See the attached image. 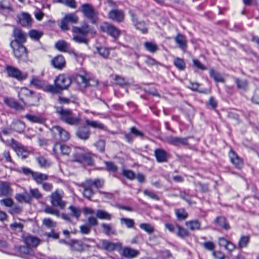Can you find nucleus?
<instances>
[{"mask_svg":"<svg viewBox=\"0 0 259 259\" xmlns=\"http://www.w3.org/2000/svg\"><path fill=\"white\" fill-rule=\"evenodd\" d=\"M37 161L41 167H47L50 165V163L47 159L43 157L37 158Z\"/></svg>","mask_w":259,"mask_h":259,"instance_id":"338daca9","label":"nucleus"},{"mask_svg":"<svg viewBox=\"0 0 259 259\" xmlns=\"http://www.w3.org/2000/svg\"><path fill=\"white\" fill-rule=\"evenodd\" d=\"M97 53L102 57L107 58L109 55V50L105 47H101L97 48Z\"/></svg>","mask_w":259,"mask_h":259,"instance_id":"a18cd8bd","label":"nucleus"},{"mask_svg":"<svg viewBox=\"0 0 259 259\" xmlns=\"http://www.w3.org/2000/svg\"><path fill=\"white\" fill-rule=\"evenodd\" d=\"M144 47L146 49L151 53H154L157 50V45L152 42H145Z\"/></svg>","mask_w":259,"mask_h":259,"instance_id":"49530a36","label":"nucleus"},{"mask_svg":"<svg viewBox=\"0 0 259 259\" xmlns=\"http://www.w3.org/2000/svg\"><path fill=\"white\" fill-rule=\"evenodd\" d=\"M229 158L231 163L237 168L240 169L243 165L242 159L237 155V154L231 150L229 153Z\"/></svg>","mask_w":259,"mask_h":259,"instance_id":"f3484780","label":"nucleus"},{"mask_svg":"<svg viewBox=\"0 0 259 259\" xmlns=\"http://www.w3.org/2000/svg\"><path fill=\"white\" fill-rule=\"evenodd\" d=\"M235 82L239 89L246 90L248 86L246 80H241L238 78H234Z\"/></svg>","mask_w":259,"mask_h":259,"instance_id":"ea45409f","label":"nucleus"},{"mask_svg":"<svg viewBox=\"0 0 259 259\" xmlns=\"http://www.w3.org/2000/svg\"><path fill=\"white\" fill-rule=\"evenodd\" d=\"M139 227L141 229L144 230L145 232H147L149 234H151L154 232L153 227L149 224H141Z\"/></svg>","mask_w":259,"mask_h":259,"instance_id":"3c124183","label":"nucleus"},{"mask_svg":"<svg viewBox=\"0 0 259 259\" xmlns=\"http://www.w3.org/2000/svg\"><path fill=\"white\" fill-rule=\"evenodd\" d=\"M214 223L225 230H229L230 229V225L224 217H217L214 220Z\"/></svg>","mask_w":259,"mask_h":259,"instance_id":"b1692460","label":"nucleus"},{"mask_svg":"<svg viewBox=\"0 0 259 259\" xmlns=\"http://www.w3.org/2000/svg\"><path fill=\"white\" fill-rule=\"evenodd\" d=\"M85 123L87 125L91 126L94 128L103 129L104 128V125L97 121H91L89 119H86Z\"/></svg>","mask_w":259,"mask_h":259,"instance_id":"8fccbe9b","label":"nucleus"},{"mask_svg":"<svg viewBox=\"0 0 259 259\" xmlns=\"http://www.w3.org/2000/svg\"><path fill=\"white\" fill-rule=\"evenodd\" d=\"M109 19L117 22H122L124 18V14L122 11L118 9L111 10L108 14Z\"/></svg>","mask_w":259,"mask_h":259,"instance_id":"4468645a","label":"nucleus"},{"mask_svg":"<svg viewBox=\"0 0 259 259\" xmlns=\"http://www.w3.org/2000/svg\"><path fill=\"white\" fill-rule=\"evenodd\" d=\"M42 90L45 92H50L51 93H59L61 92L58 87L55 84V86H53L51 84L46 85L45 84Z\"/></svg>","mask_w":259,"mask_h":259,"instance_id":"79ce46f5","label":"nucleus"},{"mask_svg":"<svg viewBox=\"0 0 259 259\" xmlns=\"http://www.w3.org/2000/svg\"><path fill=\"white\" fill-rule=\"evenodd\" d=\"M122 174L124 176L130 180H134L136 176L135 174L131 170L128 169H122Z\"/></svg>","mask_w":259,"mask_h":259,"instance_id":"4d7b16f0","label":"nucleus"},{"mask_svg":"<svg viewBox=\"0 0 259 259\" xmlns=\"http://www.w3.org/2000/svg\"><path fill=\"white\" fill-rule=\"evenodd\" d=\"M64 193L62 191L56 190L52 193L50 196L51 204L55 206H58L60 208H63L65 205V202L62 200Z\"/></svg>","mask_w":259,"mask_h":259,"instance_id":"0eeeda50","label":"nucleus"},{"mask_svg":"<svg viewBox=\"0 0 259 259\" xmlns=\"http://www.w3.org/2000/svg\"><path fill=\"white\" fill-rule=\"evenodd\" d=\"M81 11L86 17L92 20L93 23H95L94 18L96 17L97 13L91 5L89 4L82 5Z\"/></svg>","mask_w":259,"mask_h":259,"instance_id":"9b49d317","label":"nucleus"},{"mask_svg":"<svg viewBox=\"0 0 259 259\" xmlns=\"http://www.w3.org/2000/svg\"><path fill=\"white\" fill-rule=\"evenodd\" d=\"M57 113L60 115V119L62 120L70 125L77 124L80 119L79 116L74 117L73 116L70 110L64 109L63 108L58 109Z\"/></svg>","mask_w":259,"mask_h":259,"instance_id":"20e7f679","label":"nucleus"},{"mask_svg":"<svg viewBox=\"0 0 259 259\" xmlns=\"http://www.w3.org/2000/svg\"><path fill=\"white\" fill-rule=\"evenodd\" d=\"M179 48L184 52H187V40L185 37L179 33Z\"/></svg>","mask_w":259,"mask_h":259,"instance_id":"4c0bfd02","label":"nucleus"},{"mask_svg":"<svg viewBox=\"0 0 259 259\" xmlns=\"http://www.w3.org/2000/svg\"><path fill=\"white\" fill-rule=\"evenodd\" d=\"M96 215L97 218L101 220H110L112 218L111 214L102 209H99L97 211Z\"/></svg>","mask_w":259,"mask_h":259,"instance_id":"72a5a7b5","label":"nucleus"},{"mask_svg":"<svg viewBox=\"0 0 259 259\" xmlns=\"http://www.w3.org/2000/svg\"><path fill=\"white\" fill-rule=\"evenodd\" d=\"M72 250L78 252H81L86 250L89 246L83 244L78 240H71L69 243L67 244Z\"/></svg>","mask_w":259,"mask_h":259,"instance_id":"2eb2a0df","label":"nucleus"},{"mask_svg":"<svg viewBox=\"0 0 259 259\" xmlns=\"http://www.w3.org/2000/svg\"><path fill=\"white\" fill-rule=\"evenodd\" d=\"M24 127V124L19 120L14 121L11 125V129L18 133L23 131Z\"/></svg>","mask_w":259,"mask_h":259,"instance_id":"7c9ffc66","label":"nucleus"},{"mask_svg":"<svg viewBox=\"0 0 259 259\" xmlns=\"http://www.w3.org/2000/svg\"><path fill=\"white\" fill-rule=\"evenodd\" d=\"M54 67L58 69H61L65 67L66 62L64 57L61 55L55 57L51 61Z\"/></svg>","mask_w":259,"mask_h":259,"instance_id":"412c9836","label":"nucleus"},{"mask_svg":"<svg viewBox=\"0 0 259 259\" xmlns=\"http://www.w3.org/2000/svg\"><path fill=\"white\" fill-rule=\"evenodd\" d=\"M194 139L192 137L184 138H179V144L187 146L189 148H192Z\"/></svg>","mask_w":259,"mask_h":259,"instance_id":"2f4dec72","label":"nucleus"},{"mask_svg":"<svg viewBox=\"0 0 259 259\" xmlns=\"http://www.w3.org/2000/svg\"><path fill=\"white\" fill-rule=\"evenodd\" d=\"M202 246L205 249L209 251H213L215 247L214 244L211 241H207L203 243Z\"/></svg>","mask_w":259,"mask_h":259,"instance_id":"052dcab7","label":"nucleus"},{"mask_svg":"<svg viewBox=\"0 0 259 259\" xmlns=\"http://www.w3.org/2000/svg\"><path fill=\"white\" fill-rule=\"evenodd\" d=\"M249 240H250L249 236H248V235L242 236L239 241V242H238V247L239 248H242L246 247L249 242Z\"/></svg>","mask_w":259,"mask_h":259,"instance_id":"37998d69","label":"nucleus"},{"mask_svg":"<svg viewBox=\"0 0 259 259\" xmlns=\"http://www.w3.org/2000/svg\"><path fill=\"white\" fill-rule=\"evenodd\" d=\"M194 66L201 70H206L207 68L203 65L198 60L193 59V60Z\"/></svg>","mask_w":259,"mask_h":259,"instance_id":"e2e57ef3","label":"nucleus"},{"mask_svg":"<svg viewBox=\"0 0 259 259\" xmlns=\"http://www.w3.org/2000/svg\"><path fill=\"white\" fill-rule=\"evenodd\" d=\"M29 192L31 196L35 199H39L42 197V195L37 189H30Z\"/></svg>","mask_w":259,"mask_h":259,"instance_id":"5fc2aeb1","label":"nucleus"},{"mask_svg":"<svg viewBox=\"0 0 259 259\" xmlns=\"http://www.w3.org/2000/svg\"><path fill=\"white\" fill-rule=\"evenodd\" d=\"M77 136L82 140H87L90 136L89 131L85 128H81L76 132Z\"/></svg>","mask_w":259,"mask_h":259,"instance_id":"c9c22d12","label":"nucleus"},{"mask_svg":"<svg viewBox=\"0 0 259 259\" xmlns=\"http://www.w3.org/2000/svg\"><path fill=\"white\" fill-rule=\"evenodd\" d=\"M53 150L55 153H57L60 151L63 155L68 156L71 151V148L66 145H60L56 143L54 145Z\"/></svg>","mask_w":259,"mask_h":259,"instance_id":"a211bd4d","label":"nucleus"},{"mask_svg":"<svg viewBox=\"0 0 259 259\" xmlns=\"http://www.w3.org/2000/svg\"><path fill=\"white\" fill-rule=\"evenodd\" d=\"M18 22L23 26H28L31 25L32 19L28 13H22L18 16Z\"/></svg>","mask_w":259,"mask_h":259,"instance_id":"aec40b11","label":"nucleus"},{"mask_svg":"<svg viewBox=\"0 0 259 259\" xmlns=\"http://www.w3.org/2000/svg\"><path fill=\"white\" fill-rule=\"evenodd\" d=\"M42 223H43V225H44L46 227H47L51 229H53L56 226V223L54 222H53L50 219H44Z\"/></svg>","mask_w":259,"mask_h":259,"instance_id":"13d9d810","label":"nucleus"},{"mask_svg":"<svg viewBox=\"0 0 259 259\" xmlns=\"http://www.w3.org/2000/svg\"><path fill=\"white\" fill-rule=\"evenodd\" d=\"M2 205L6 207H12L13 205V201L10 198H6L0 200Z\"/></svg>","mask_w":259,"mask_h":259,"instance_id":"680f3d73","label":"nucleus"},{"mask_svg":"<svg viewBox=\"0 0 259 259\" xmlns=\"http://www.w3.org/2000/svg\"><path fill=\"white\" fill-rule=\"evenodd\" d=\"M212 254L215 259H228L226 255L221 251L213 250Z\"/></svg>","mask_w":259,"mask_h":259,"instance_id":"69168bd1","label":"nucleus"},{"mask_svg":"<svg viewBox=\"0 0 259 259\" xmlns=\"http://www.w3.org/2000/svg\"><path fill=\"white\" fill-rule=\"evenodd\" d=\"M25 117L30 122L33 123H42L44 119L39 116L27 114L25 115Z\"/></svg>","mask_w":259,"mask_h":259,"instance_id":"58836bf2","label":"nucleus"},{"mask_svg":"<svg viewBox=\"0 0 259 259\" xmlns=\"http://www.w3.org/2000/svg\"><path fill=\"white\" fill-rule=\"evenodd\" d=\"M102 245L104 248L108 251H113L117 248H120L122 247V244L121 243L118 242L114 243L107 240H103Z\"/></svg>","mask_w":259,"mask_h":259,"instance_id":"393cba45","label":"nucleus"},{"mask_svg":"<svg viewBox=\"0 0 259 259\" xmlns=\"http://www.w3.org/2000/svg\"><path fill=\"white\" fill-rule=\"evenodd\" d=\"M15 199L19 202L29 203L31 201L30 196L24 194H17L15 196Z\"/></svg>","mask_w":259,"mask_h":259,"instance_id":"c03bdc74","label":"nucleus"},{"mask_svg":"<svg viewBox=\"0 0 259 259\" xmlns=\"http://www.w3.org/2000/svg\"><path fill=\"white\" fill-rule=\"evenodd\" d=\"M90 183H89V182L85 181L82 184V186L84 188V190L82 193L83 195L89 199H90L91 197H92L94 194V192L91 189V187L90 186Z\"/></svg>","mask_w":259,"mask_h":259,"instance_id":"c85d7f7f","label":"nucleus"},{"mask_svg":"<svg viewBox=\"0 0 259 259\" xmlns=\"http://www.w3.org/2000/svg\"><path fill=\"white\" fill-rule=\"evenodd\" d=\"M55 47L60 51H65L68 48V45L64 40H59L56 43Z\"/></svg>","mask_w":259,"mask_h":259,"instance_id":"09e8293b","label":"nucleus"},{"mask_svg":"<svg viewBox=\"0 0 259 259\" xmlns=\"http://www.w3.org/2000/svg\"><path fill=\"white\" fill-rule=\"evenodd\" d=\"M120 221L121 223H124L128 228H133L135 225V222L132 219L122 218Z\"/></svg>","mask_w":259,"mask_h":259,"instance_id":"6e6d98bb","label":"nucleus"},{"mask_svg":"<svg viewBox=\"0 0 259 259\" xmlns=\"http://www.w3.org/2000/svg\"><path fill=\"white\" fill-rule=\"evenodd\" d=\"M13 36L15 39L13 41H16L17 43L22 44L26 41V35L19 28H15L13 31Z\"/></svg>","mask_w":259,"mask_h":259,"instance_id":"4be33fe9","label":"nucleus"},{"mask_svg":"<svg viewBox=\"0 0 259 259\" xmlns=\"http://www.w3.org/2000/svg\"><path fill=\"white\" fill-rule=\"evenodd\" d=\"M131 15L136 28L140 30L143 33L147 32V29L146 27L145 23L142 21L138 22L133 13H131Z\"/></svg>","mask_w":259,"mask_h":259,"instance_id":"bb28decb","label":"nucleus"},{"mask_svg":"<svg viewBox=\"0 0 259 259\" xmlns=\"http://www.w3.org/2000/svg\"><path fill=\"white\" fill-rule=\"evenodd\" d=\"M200 86V84L198 82H190V86L189 88L193 91H198L200 93H206L207 90H205V91H199L198 88Z\"/></svg>","mask_w":259,"mask_h":259,"instance_id":"864d4df0","label":"nucleus"},{"mask_svg":"<svg viewBox=\"0 0 259 259\" xmlns=\"http://www.w3.org/2000/svg\"><path fill=\"white\" fill-rule=\"evenodd\" d=\"M32 178L37 184H41L43 181L47 180L48 176L46 175L38 172H34L32 174Z\"/></svg>","mask_w":259,"mask_h":259,"instance_id":"cd10ccee","label":"nucleus"},{"mask_svg":"<svg viewBox=\"0 0 259 259\" xmlns=\"http://www.w3.org/2000/svg\"><path fill=\"white\" fill-rule=\"evenodd\" d=\"M104 233L107 235H114L116 233L115 230L113 229L111 225L103 223L101 225Z\"/></svg>","mask_w":259,"mask_h":259,"instance_id":"a19ab883","label":"nucleus"},{"mask_svg":"<svg viewBox=\"0 0 259 259\" xmlns=\"http://www.w3.org/2000/svg\"><path fill=\"white\" fill-rule=\"evenodd\" d=\"M20 99L30 106H35L38 104L40 96L27 88H22L18 92Z\"/></svg>","mask_w":259,"mask_h":259,"instance_id":"f257e3e1","label":"nucleus"},{"mask_svg":"<svg viewBox=\"0 0 259 259\" xmlns=\"http://www.w3.org/2000/svg\"><path fill=\"white\" fill-rule=\"evenodd\" d=\"M209 75L216 82H225L224 78L221 74L215 71L213 68H210L209 70Z\"/></svg>","mask_w":259,"mask_h":259,"instance_id":"c756f323","label":"nucleus"},{"mask_svg":"<svg viewBox=\"0 0 259 259\" xmlns=\"http://www.w3.org/2000/svg\"><path fill=\"white\" fill-rule=\"evenodd\" d=\"M100 28L103 31L107 32L114 38L117 37L120 34V31L118 29L107 23H103L101 25Z\"/></svg>","mask_w":259,"mask_h":259,"instance_id":"ddd939ff","label":"nucleus"},{"mask_svg":"<svg viewBox=\"0 0 259 259\" xmlns=\"http://www.w3.org/2000/svg\"><path fill=\"white\" fill-rule=\"evenodd\" d=\"M11 193L10 184L7 182L0 183V196H7Z\"/></svg>","mask_w":259,"mask_h":259,"instance_id":"a878e982","label":"nucleus"},{"mask_svg":"<svg viewBox=\"0 0 259 259\" xmlns=\"http://www.w3.org/2000/svg\"><path fill=\"white\" fill-rule=\"evenodd\" d=\"M30 84L34 86L35 88L42 89L45 84V82L43 80H41L37 77L32 76L30 81Z\"/></svg>","mask_w":259,"mask_h":259,"instance_id":"473e14b6","label":"nucleus"},{"mask_svg":"<svg viewBox=\"0 0 259 259\" xmlns=\"http://www.w3.org/2000/svg\"><path fill=\"white\" fill-rule=\"evenodd\" d=\"M69 209L71 212V214L72 216L75 217L77 219L79 218L81 211L78 208L74 206H70Z\"/></svg>","mask_w":259,"mask_h":259,"instance_id":"bf43d9fd","label":"nucleus"},{"mask_svg":"<svg viewBox=\"0 0 259 259\" xmlns=\"http://www.w3.org/2000/svg\"><path fill=\"white\" fill-rule=\"evenodd\" d=\"M45 212L47 213L54 214L58 217L59 216V211L57 209H54L50 206L46 207V208L45 209Z\"/></svg>","mask_w":259,"mask_h":259,"instance_id":"0e129e2a","label":"nucleus"},{"mask_svg":"<svg viewBox=\"0 0 259 259\" xmlns=\"http://www.w3.org/2000/svg\"><path fill=\"white\" fill-rule=\"evenodd\" d=\"M76 80L78 83L82 85L83 87L93 86L97 84V82L96 81L91 79H88L82 75L77 76L76 77Z\"/></svg>","mask_w":259,"mask_h":259,"instance_id":"5701e85b","label":"nucleus"},{"mask_svg":"<svg viewBox=\"0 0 259 259\" xmlns=\"http://www.w3.org/2000/svg\"><path fill=\"white\" fill-rule=\"evenodd\" d=\"M24 241L28 248L35 247L38 245L40 242V240L39 238L28 235L24 238Z\"/></svg>","mask_w":259,"mask_h":259,"instance_id":"6ab92c4d","label":"nucleus"},{"mask_svg":"<svg viewBox=\"0 0 259 259\" xmlns=\"http://www.w3.org/2000/svg\"><path fill=\"white\" fill-rule=\"evenodd\" d=\"M10 46L13 50L14 55L15 57L21 61H25L27 58V54L25 47L16 41H12Z\"/></svg>","mask_w":259,"mask_h":259,"instance_id":"39448f33","label":"nucleus"},{"mask_svg":"<svg viewBox=\"0 0 259 259\" xmlns=\"http://www.w3.org/2000/svg\"><path fill=\"white\" fill-rule=\"evenodd\" d=\"M189 236L190 233L187 230L179 226V237L184 238Z\"/></svg>","mask_w":259,"mask_h":259,"instance_id":"774afa93","label":"nucleus"},{"mask_svg":"<svg viewBox=\"0 0 259 259\" xmlns=\"http://www.w3.org/2000/svg\"><path fill=\"white\" fill-rule=\"evenodd\" d=\"M29 35L31 39L38 40L42 36V33L36 30H31L29 32Z\"/></svg>","mask_w":259,"mask_h":259,"instance_id":"de8ad7c7","label":"nucleus"},{"mask_svg":"<svg viewBox=\"0 0 259 259\" xmlns=\"http://www.w3.org/2000/svg\"><path fill=\"white\" fill-rule=\"evenodd\" d=\"M10 146L16 152L17 155L22 159L26 158L29 154V152L28 150H27L22 145L17 143L13 139L11 140Z\"/></svg>","mask_w":259,"mask_h":259,"instance_id":"1a4fd4ad","label":"nucleus"},{"mask_svg":"<svg viewBox=\"0 0 259 259\" xmlns=\"http://www.w3.org/2000/svg\"><path fill=\"white\" fill-rule=\"evenodd\" d=\"M7 72L10 77L17 79L18 80H23L28 77L27 72H22L19 69L11 66H8L6 68Z\"/></svg>","mask_w":259,"mask_h":259,"instance_id":"6e6552de","label":"nucleus"},{"mask_svg":"<svg viewBox=\"0 0 259 259\" xmlns=\"http://www.w3.org/2000/svg\"><path fill=\"white\" fill-rule=\"evenodd\" d=\"M78 21L77 16L73 13L66 14L61 20L60 27L62 30L66 31L68 29V23H75Z\"/></svg>","mask_w":259,"mask_h":259,"instance_id":"9d476101","label":"nucleus"},{"mask_svg":"<svg viewBox=\"0 0 259 259\" xmlns=\"http://www.w3.org/2000/svg\"><path fill=\"white\" fill-rule=\"evenodd\" d=\"M87 182H89L90 184V186L92 187V186H95V187L99 188L102 187L103 185V182L99 179H96L94 181H92L91 180H88L85 181Z\"/></svg>","mask_w":259,"mask_h":259,"instance_id":"603ef678","label":"nucleus"},{"mask_svg":"<svg viewBox=\"0 0 259 259\" xmlns=\"http://www.w3.org/2000/svg\"><path fill=\"white\" fill-rule=\"evenodd\" d=\"M138 254V251L128 247L124 248L122 251V255L127 257H134Z\"/></svg>","mask_w":259,"mask_h":259,"instance_id":"e433bc0d","label":"nucleus"},{"mask_svg":"<svg viewBox=\"0 0 259 259\" xmlns=\"http://www.w3.org/2000/svg\"><path fill=\"white\" fill-rule=\"evenodd\" d=\"M72 160L85 164L92 165L93 164L91 154L85 152L84 150L81 148H75L73 153Z\"/></svg>","mask_w":259,"mask_h":259,"instance_id":"7ed1b4c3","label":"nucleus"},{"mask_svg":"<svg viewBox=\"0 0 259 259\" xmlns=\"http://www.w3.org/2000/svg\"><path fill=\"white\" fill-rule=\"evenodd\" d=\"M73 37L72 39L77 43L87 44L88 39L86 35L89 33H95V31L92 29H90L87 24H84L81 27H74L72 28Z\"/></svg>","mask_w":259,"mask_h":259,"instance_id":"f03ea898","label":"nucleus"},{"mask_svg":"<svg viewBox=\"0 0 259 259\" xmlns=\"http://www.w3.org/2000/svg\"><path fill=\"white\" fill-rule=\"evenodd\" d=\"M52 132L54 135H58L62 141H68L70 138L69 132L59 126H53Z\"/></svg>","mask_w":259,"mask_h":259,"instance_id":"f8f14e48","label":"nucleus"},{"mask_svg":"<svg viewBox=\"0 0 259 259\" xmlns=\"http://www.w3.org/2000/svg\"><path fill=\"white\" fill-rule=\"evenodd\" d=\"M71 83V79L70 77L64 74H59L54 80V84L58 87L60 92L67 89Z\"/></svg>","mask_w":259,"mask_h":259,"instance_id":"423d86ee","label":"nucleus"},{"mask_svg":"<svg viewBox=\"0 0 259 259\" xmlns=\"http://www.w3.org/2000/svg\"><path fill=\"white\" fill-rule=\"evenodd\" d=\"M154 154L158 162H166L169 158L168 153L163 149H155Z\"/></svg>","mask_w":259,"mask_h":259,"instance_id":"dca6fc26","label":"nucleus"},{"mask_svg":"<svg viewBox=\"0 0 259 259\" xmlns=\"http://www.w3.org/2000/svg\"><path fill=\"white\" fill-rule=\"evenodd\" d=\"M185 225L192 231L199 230L200 228V223L197 220L186 222Z\"/></svg>","mask_w":259,"mask_h":259,"instance_id":"f704fd0d","label":"nucleus"}]
</instances>
